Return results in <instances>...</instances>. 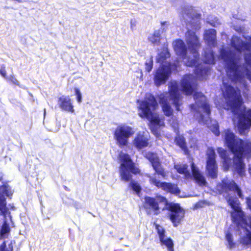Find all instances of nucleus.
Masks as SVG:
<instances>
[{"instance_id":"nucleus-1","label":"nucleus","mask_w":251,"mask_h":251,"mask_svg":"<svg viewBox=\"0 0 251 251\" xmlns=\"http://www.w3.org/2000/svg\"><path fill=\"white\" fill-rule=\"evenodd\" d=\"M216 190L220 194H222L225 197L228 204L234 210L231 212V215L233 222L237 225L240 231V243L245 246L251 245V220H250V224H248L244 212L239 206L238 199L229 194V192H234L237 193L240 198L243 199V195L241 190L234 180L224 178L221 182L217 184Z\"/></svg>"},{"instance_id":"nucleus-2","label":"nucleus","mask_w":251,"mask_h":251,"mask_svg":"<svg viewBox=\"0 0 251 251\" xmlns=\"http://www.w3.org/2000/svg\"><path fill=\"white\" fill-rule=\"evenodd\" d=\"M173 45L176 54L182 59L187 66H195V74L198 79H206L210 73V68L205 64H213L215 62L214 52L211 49H206L204 51L203 60L204 64H199L193 56L187 55V48L184 41L181 39L175 40Z\"/></svg>"},{"instance_id":"nucleus-3","label":"nucleus","mask_w":251,"mask_h":251,"mask_svg":"<svg viewBox=\"0 0 251 251\" xmlns=\"http://www.w3.org/2000/svg\"><path fill=\"white\" fill-rule=\"evenodd\" d=\"M180 15L183 20L187 23L191 24L192 29H189L185 33V41L188 45L190 54L193 56L195 60L199 63V54L198 50L201 47V43L198 37L196 35V30L200 28V20L201 14L191 5H185L182 7Z\"/></svg>"},{"instance_id":"nucleus-4","label":"nucleus","mask_w":251,"mask_h":251,"mask_svg":"<svg viewBox=\"0 0 251 251\" xmlns=\"http://www.w3.org/2000/svg\"><path fill=\"white\" fill-rule=\"evenodd\" d=\"M225 140L227 147L234 154V169L240 176H243L245 164L242 157L244 155L251 152V143H245L242 140L237 138L234 134L229 129L225 131Z\"/></svg>"},{"instance_id":"nucleus-5","label":"nucleus","mask_w":251,"mask_h":251,"mask_svg":"<svg viewBox=\"0 0 251 251\" xmlns=\"http://www.w3.org/2000/svg\"><path fill=\"white\" fill-rule=\"evenodd\" d=\"M138 112L141 118H146L151 122V129L152 133L156 136H159L158 127L163 126V122L158 115L153 114L151 109H154L157 106V102L153 96L150 95L144 100H137Z\"/></svg>"},{"instance_id":"nucleus-6","label":"nucleus","mask_w":251,"mask_h":251,"mask_svg":"<svg viewBox=\"0 0 251 251\" xmlns=\"http://www.w3.org/2000/svg\"><path fill=\"white\" fill-rule=\"evenodd\" d=\"M193 97L195 103L191 105V108L195 117L200 123L209 125L211 122L209 117L210 109L205 97L199 92L195 93Z\"/></svg>"},{"instance_id":"nucleus-7","label":"nucleus","mask_w":251,"mask_h":251,"mask_svg":"<svg viewBox=\"0 0 251 251\" xmlns=\"http://www.w3.org/2000/svg\"><path fill=\"white\" fill-rule=\"evenodd\" d=\"M169 93L162 94L159 96V102L162 104L163 111L167 116L172 114L173 110L168 101V98L169 100H172L175 106L177 111H179L180 91L178 89V83L175 81H171L169 86Z\"/></svg>"},{"instance_id":"nucleus-8","label":"nucleus","mask_w":251,"mask_h":251,"mask_svg":"<svg viewBox=\"0 0 251 251\" xmlns=\"http://www.w3.org/2000/svg\"><path fill=\"white\" fill-rule=\"evenodd\" d=\"M119 157L121 162L120 174L121 180L128 181L131 178V174H137L139 172V170L134 166L129 155L121 152Z\"/></svg>"},{"instance_id":"nucleus-9","label":"nucleus","mask_w":251,"mask_h":251,"mask_svg":"<svg viewBox=\"0 0 251 251\" xmlns=\"http://www.w3.org/2000/svg\"><path fill=\"white\" fill-rule=\"evenodd\" d=\"M134 133L135 130L131 126L126 124H121L114 130V139L118 146L123 147L127 145L129 138Z\"/></svg>"},{"instance_id":"nucleus-10","label":"nucleus","mask_w":251,"mask_h":251,"mask_svg":"<svg viewBox=\"0 0 251 251\" xmlns=\"http://www.w3.org/2000/svg\"><path fill=\"white\" fill-rule=\"evenodd\" d=\"M167 204V200L164 197L157 196L153 198L147 196L144 198L143 206L148 214L157 215L159 212V205L161 204L165 205Z\"/></svg>"},{"instance_id":"nucleus-11","label":"nucleus","mask_w":251,"mask_h":251,"mask_svg":"<svg viewBox=\"0 0 251 251\" xmlns=\"http://www.w3.org/2000/svg\"><path fill=\"white\" fill-rule=\"evenodd\" d=\"M206 169L207 176L212 179L217 177V165L215 160V152L213 148H208L207 151Z\"/></svg>"},{"instance_id":"nucleus-12","label":"nucleus","mask_w":251,"mask_h":251,"mask_svg":"<svg viewBox=\"0 0 251 251\" xmlns=\"http://www.w3.org/2000/svg\"><path fill=\"white\" fill-rule=\"evenodd\" d=\"M243 37L247 41V42L243 41L240 37L233 35L231 39V46L239 53L246 51L244 54L245 60V55L251 53V43L249 41L250 37Z\"/></svg>"},{"instance_id":"nucleus-13","label":"nucleus","mask_w":251,"mask_h":251,"mask_svg":"<svg viewBox=\"0 0 251 251\" xmlns=\"http://www.w3.org/2000/svg\"><path fill=\"white\" fill-rule=\"evenodd\" d=\"M171 74L170 65L167 66L162 65L155 71L153 78L155 85L158 87L165 83Z\"/></svg>"},{"instance_id":"nucleus-14","label":"nucleus","mask_w":251,"mask_h":251,"mask_svg":"<svg viewBox=\"0 0 251 251\" xmlns=\"http://www.w3.org/2000/svg\"><path fill=\"white\" fill-rule=\"evenodd\" d=\"M169 210L170 219L174 226H177L184 216V210L177 203H171Z\"/></svg>"},{"instance_id":"nucleus-15","label":"nucleus","mask_w":251,"mask_h":251,"mask_svg":"<svg viewBox=\"0 0 251 251\" xmlns=\"http://www.w3.org/2000/svg\"><path fill=\"white\" fill-rule=\"evenodd\" d=\"M150 183L158 188H160L165 191L175 194H179L180 191L177 185L167 182H161L156 178L155 176H149Z\"/></svg>"},{"instance_id":"nucleus-16","label":"nucleus","mask_w":251,"mask_h":251,"mask_svg":"<svg viewBox=\"0 0 251 251\" xmlns=\"http://www.w3.org/2000/svg\"><path fill=\"white\" fill-rule=\"evenodd\" d=\"M12 195L11 188L7 185H2L0 187V212L4 215L7 213L8 208L5 196L9 197Z\"/></svg>"},{"instance_id":"nucleus-17","label":"nucleus","mask_w":251,"mask_h":251,"mask_svg":"<svg viewBox=\"0 0 251 251\" xmlns=\"http://www.w3.org/2000/svg\"><path fill=\"white\" fill-rule=\"evenodd\" d=\"M145 156L151 162L153 169L158 175L164 177L166 176L164 169L161 167L158 157L156 154L152 152H147Z\"/></svg>"},{"instance_id":"nucleus-18","label":"nucleus","mask_w":251,"mask_h":251,"mask_svg":"<svg viewBox=\"0 0 251 251\" xmlns=\"http://www.w3.org/2000/svg\"><path fill=\"white\" fill-rule=\"evenodd\" d=\"M156 229L161 245L165 246L168 251H174L173 241L171 238L166 236L165 229L159 225L156 226Z\"/></svg>"},{"instance_id":"nucleus-19","label":"nucleus","mask_w":251,"mask_h":251,"mask_svg":"<svg viewBox=\"0 0 251 251\" xmlns=\"http://www.w3.org/2000/svg\"><path fill=\"white\" fill-rule=\"evenodd\" d=\"M194 81L195 79L192 75H186L183 76L181 81V87L186 95H191L194 92Z\"/></svg>"},{"instance_id":"nucleus-20","label":"nucleus","mask_w":251,"mask_h":251,"mask_svg":"<svg viewBox=\"0 0 251 251\" xmlns=\"http://www.w3.org/2000/svg\"><path fill=\"white\" fill-rule=\"evenodd\" d=\"M149 140L148 132L139 131L133 140V144L136 148L141 149L148 146Z\"/></svg>"},{"instance_id":"nucleus-21","label":"nucleus","mask_w":251,"mask_h":251,"mask_svg":"<svg viewBox=\"0 0 251 251\" xmlns=\"http://www.w3.org/2000/svg\"><path fill=\"white\" fill-rule=\"evenodd\" d=\"M58 104L62 110L71 113L75 111L72 100L69 96H62L59 98Z\"/></svg>"},{"instance_id":"nucleus-22","label":"nucleus","mask_w":251,"mask_h":251,"mask_svg":"<svg viewBox=\"0 0 251 251\" xmlns=\"http://www.w3.org/2000/svg\"><path fill=\"white\" fill-rule=\"evenodd\" d=\"M191 170L193 176L196 183L201 186H205L207 182L204 176L201 175L194 163H191Z\"/></svg>"},{"instance_id":"nucleus-23","label":"nucleus","mask_w":251,"mask_h":251,"mask_svg":"<svg viewBox=\"0 0 251 251\" xmlns=\"http://www.w3.org/2000/svg\"><path fill=\"white\" fill-rule=\"evenodd\" d=\"M204 40L209 46L215 47L217 45L216 31L214 29H210L205 31Z\"/></svg>"},{"instance_id":"nucleus-24","label":"nucleus","mask_w":251,"mask_h":251,"mask_svg":"<svg viewBox=\"0 0 251 251\" xmlns=\"http://www.w3.org/2000/svg\"><path fill=\"white\" fill-rule=\"evenodd\" d=\"M0 215L2 216L3 218V223L0 229V234L1 236H3L10 230L8 221L11 220V216L9 209H8L7 213L3 215L0 212Z\"/></svg>"},{"instance_id":"nucleus-25","label":"nucleus","mask_w":251,"mask_h":251,"mask_svg":"<svg viewBox=\"0 0 251 251\" xmlns=\"http://www.w3.org/2000/svg\"><path fill=\"white\" fill-rule=\"evenodd\" d=\"M187 165L186 164L177 163L175 164L174 168L177 172L181 174H184L186 178H189L192 177L190 173L187 170Z\"/></svg>"},{"instance_id":"nucleus-26","label":"nucleus","mask_w":251,"mask_h":251,"mask_svg":"<svg viewBox=\"0 0 251 251\" xmlns=\"http://www.w3.org/2000/svg\"><path fill=\"white\" fill-rule=\"evenodd\" d=\"M217 151L221 157L223 159V165L224 169L227 170L228 169V159L227 155V152L226 150L222 148H219L217 149Z\"/></svg>"},{"instance_id":"nucleus-27","label":"nucleus","mask_w":251,"mask_h":251,"mask_svg":"<svg viewBox=\"0 0 251 251\" xmlns=\"http://www.w3.org/2000/svg\"><path fill=\"white\" fill-rule=\"evenodd\" d=\"M160 30L154 31L152 34L149 36V41L152 44L158 45L160 41Z\"/></svg>"},{"instance_id":"nucleus-28","label":"nucleus","mask_w":251,"mask_h":251,"mask_svg":"<svg viewBox=\"0 0 251 251\" xmlns=\"http://www.w3.org/2000/svg\"><path fill=\"white\" fill-rule=\"evenodd\" d=\"M226 240L227 242L226 246L228 249H232L235 247L236 244L233 242V236L229 231L226 232Z\"/></svg>"},{"instance_id":"nucleus-29","label":"nucleus","mask_w":251,"mask_h":251,"mask_svg":"<svg viewBox=\"0 0 251 251\" xmlns=\"http://www.w3.org/2000/svg\"><path fill=\"white\" fill-rule=\"evenodd\" d=\"M170 53L167 50H164L157 56V62L160 63H163L165 60L170 57Z\"/></svg>"},{"instance_id":"nucleus-30","label":"nucleus","mask_w":251,"mask_h":251,"mask_svg":"<svg viewBox=\"0 0 251 251\" xmlns=\"http://www.w3.org/2000/svg\"><path fill=\"white\" fill-rule=\"evenodd\" d=\"M176 144L182 149L184 150L186 147L185 139L183 136L178 135L175 139Z\"/></svg>"},{"instance_id":"nucleus-31","label":"nucleus","mask_w":251,"mask_h":251,"mask_svg":"<svg viewBox=\"0 0 251 251\" xmlns=\"http://www.w3.org/2000/svg\"><path fill=\"white\" fill-rule=\"evenodd\" d=\"M130 187L131 188L135 191L137 195H139L141 191V188L139 184L136 181L131 180L130 182Z\"/></svg>"},{"instance_id":"nucleus-32","label":"nucleus","mask_w":251,"mask_h":251,"mask_svg":"<svg viewBox=\"0 0 251 251\" xmlns=\"http://www.w3.org/2000/svg\"><path fill=\"white\" fill-rule=\"evenodd\" d=\"M153 68V59L151 57L149 59L147 60L145 62V70L148 72H150Z\"/></svg>"},{"instance_id":"nucleus-33","label":"nucleus","mask_w":251,"mask_h":251,"mask_svg":"<svg viewBox=\"0 0 251 251\" xmlns=\"http://www.w3.org/2000/svg\"><path fill=\"white\" fill-rule=\"evenodd\" d=\"M210 129L212 130V132L216 135L219 136L220 135V131L219 130V126L218 123L215 121L214 123L212 124V125L210 126Z\"/></svg>"},{"instance_id":"nucleus-34","label":"nucleus","mask_w":251,"mask_h":251,"mask_svg":"<svg viewBox=\"0 0 251 251\" xmlns=\"http://www.w3.org/2000/svg\"><path fill=\"white\" fill-rule=\"evenodd\" d=\"M208 22L213 26L216 27L218 25L221 24L220 21L217 18H214V20H211L210 18L209 17L207 18Z\"/></svg>"},{"instance_id":"nucleus-35","label":"nucleus","mask_w":251,"mask_h":251,"mask_svg":"<svg viewBox=\"0 0 251 251\" xmlns=\"http://www.w3.org/2000/svg\"><path fill=\"white\" fill-rule=\"evenodd\" d=\"M161 27L159 30L160 32H165L168 27L170 26V23L168 21L162 22L161 23Z\"/></svg>"},{"instance_id":"nucleus-36","label":"nucleus","mask_w":251,"mask_h":251,"mask_svg":"<svg viewBox=\"0 0 251 251\" xmlns=\"http://www.w3.org/2000/svg\"><path fill=\"white\" fill-rule=\"evenodd\" d=\"M6 80L10 81L14 84L19 85V82L18 80L13 75H10L9 76H7L6 78Z\"/></svg>"},{"instance_id":"nucleus-37","label":"nucleus","mask_w":251,"mask_h":251,"mask_svg":"<svg viewBox=\"0 0 251 251\" xmlns=\"http://www.w3.org/2000/svg\"><path fill=\"white\" fill-rule=\"evenodd\" d=\"M75 92L77 102L80 103L82 101V95L80 90L78 88H75Z\"/></svg>"},{"instance_id":"nucleus-38","label":"nucleus","mask_w":251,"mask_h":251,"mask_svg":"<svg viewBox=\"0 0 251 251\" xmlns=\"http://www.w3.org/2000/svg\"><path fill=\"white\" fill-rule=\"evenodd\" d=\"M206 204L205 201H199L197 203L195 204L194 209H198L200 208L203 207L205 204Z\"/></svg>"},{"instance_id":"nucleus-39","label":"nucleus","mask_w":251,"mask_h":251,"mask_svg":"<svg viewBox=\"0 0 251 251\" xmlns=\"http://www.w3.org/2000/svg\"><path fill=\"white\" fill-rule=\"evenodd\" d=\"M233 28L239 33H243L245 30L244 27L238 25H234Z\"/></svg>"},{"instance_id":"nucleus-40","label":"nucleus","mask_w":251,"mask_h":251,"mask_svg":"<svg viewBox=\"0 0 251 251\" xmlns=\"http://www.w3.org/2000/svg\"><path fill=\"white\" fill-rule=\"evenodd\" d=\"M0 74L5 79L7 77L6 76V72L4 66L1 67L0 69Z\"/></svg>"},{"instance_id":"nucleus-41","label":"nucleus","mask_w":251,"mask_h":251,"mask_svg":"<svg viewBox=\"0 0 251 251\" xmlns=\"http://www.w3.org/2000/svg\"><path fill=\"white\" fill-rule=\"evenodd\" d=\"M0 251H12L11 248H6L5 243H3L0 247Z\"/></svg>"},{"instance_id":"nucleus-42","label":"nucleus","mask_w":251,"mask_h":251,"mask_svg":"<svg viewBox=\"0 0 251 251\" xmlns=\"http://www.w3.org/2000/svg\"><path fill=\"white\" fill-rule=\"evenodd\" d=\"M136 22L134 19H131L130 21V27L132 30H133L136 26Z\"/></svg>"},{"instance_id":"nucleus-43","label":"nucleus","mask_w":251,"mask_h":251,"mask_svg":"<svg viewBox=\"0 0 251 251\" xmlns=\"http://www.w3.org/2000/svg\"><path fill=\"white\" fill-rule=\"evenodd\" d=\"M246 203L248 207L251 210V199L250 198H247Z\"/></svg>"},{"instance_id":"nucleus-44","label":"nucleus","mask_w":251,"mask_h":251,"mask_svg":"<svg viewBox=\"0 0 251 251\" xmlns=\"http://www.w3.org/2000/svg\"><path fill=\"white\" fill-rule=\"evenodd\" d=\"M172 126L176 129L178 127V124L177 121H174L173 123L172 124Z\"/></svg>"},{"instance_id":"nucleus-45","label":"nucleus","mask_w":251,"mask_h":251,"mask_svg":"<svg viewBox=\"0 0 251 251\" xmlns=\"http://www.w3.org/2000/svg\"><path fill=\"white\" fill-rule=\"evenodd\" d=\"M249 173L251 175V165L249 166Z\"/></svg>"},{"instance_id":"nucleus-46","label":"nucleus","mask_w":251,"mask_h":251,"mask_svg":"<svg viewBox=\"0 0 251 251\" xmlns=\"http://www.w3.org/2000/svg\"><path fill=\"white\" fill-rule=\"evenodd\" d=\"M140 74H141V77H142L143 74H142V71L141 70L140 71Z\"/></svg>"},{"instance_id":"nucleus-47","label":"nucleus","mask_w":251,"mask_h":251,"mask_svg":"<svg viewBox=\"0 0 251 251\" xmlns=\"http://www.w3.org/2000/svg\"><path fill=\"white\" fill-rule=\"evenodd\" d=\"M44 116H45V114H46V109H44Z\"/></svg>"},{"instance_id":"nucleus-48","label":"nucleus","mask_w":251,"mask_h":251,"mask_svg":"<svg viewBox=\"0 0 251 251\" xmlns=\"http://www.w3.org/2000/svg\"><path fill=\"white\" fill-rule=\"evenodd\" d=\"M177 65V63H175V65L176 66Z\"/></svg>"}]
</instances>
